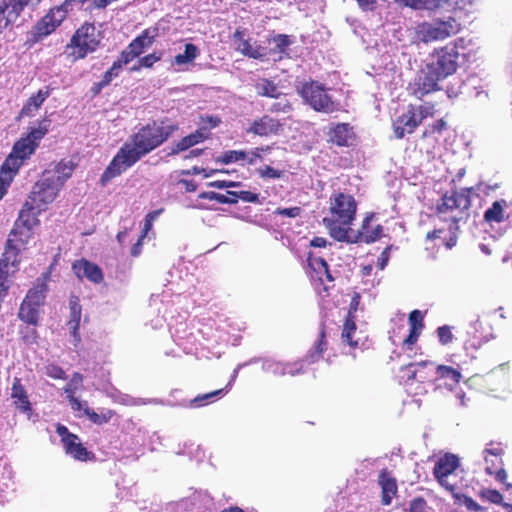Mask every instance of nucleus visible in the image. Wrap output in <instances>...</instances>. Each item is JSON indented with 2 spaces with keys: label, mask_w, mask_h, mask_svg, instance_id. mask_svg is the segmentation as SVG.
Here are the masks:
<instances>
[{
  "label": "nucleus",
  "mask_w": 512,
  "mask_h": 512,
  "mask_svg": "<svg viewBox=\"0 0 512 512\" xmlns=\"http://www.w3.org/2000/svg\"><path fill=\"white\" fill-rule=\"evenodd\" d=\"M175 129L176 127L173 125H162L153 122L142 126L131 134L102 174L101 183L105 185L111 179L132 167L142 157L162 145Z\"/></svg>",
  "instance_id": "1"
},
{
  "label": "nucleus",
  "mask_w": 512,
  "mask_h": 512,
  "mask_svg": "<svg viewBox=\"0 0 512 512\" xmlns=\"http://www.w3.org/2000/svg\"><path fill=\"white\" fill-rule=\"evenodd\" d=\"M484 497L494 504H501L503 496L497 490H487L484 492Z\"/></svg>",
  "instance_id": "57"
},
{
  "label": "nucleus",
  "mask_w": 512,
  "mask_h": 512,
  "mask_svg": "<svg viewBox=\"0 0 512 512\" xmlns=\"http://www.w3.org/2000/svg\"><path fill=\"white\" fill-rule=\"evenodd\" d=\"M244 157V151H236V150H230L224 152L220 158L219 161L224 164H230L235 162H242Z\"/></svg>",
  "instance_id": "45"
},
{
  "label": "nucleus",
  "mask_w": 512,
  "mask_h": 512,
  "mask_svg": "<svg viewBox=\"0 0 512 512\" xmlns=\"http://www.w3.org/2000/svg\"><path fill=\"white\" fill-rule=\"evenodd\" d=\"M239 185H240L239 182L225 181V180H216V181L208 183L209 187H214V188H218V189L237 187Z\"/></svg>",
  "instance_id": "58"
},
{
  "label": "nucleus",
  "mask_w": 512,
  "mask_h": 512,
  "mask_svg": "<svg viewBox=\"0 0 512 512\" xmlns=\"http://www.w3.org/2000/svg\"><path fill=\"white\" fill-rule=\"evenodd\" d=\"M433 111L434 107L432 105H409L407 109L393 121L395 138L402 139L405 135L413 133L423 119L433 114Z\"/></svg>",
  "instance_id": "10"
},
{
  "label": "nucleus",
  "mask_w": 512,
  "mask_h": 512,
  "mask_svg": "<svg viewBox=\"0 0 512 512\" xmlns=\"http://www.w3.org/2000/svg\"><path fill=\"white\" fill-rule=\"evenodd\" d=\"M155 37H156L155 30H153V31L145 30L144 32H142L141 35H139L137 38H135L128 45V47H130L131 50L134 52V55H136L138 57L140 54H142L147 48H149L152 45Z\"/></svg>",
  "instance_id": "34"
},
{
  "label": "nucleus",
  "mask_w": 512,
  "mask_h": 512,
  "mask_svg": "<svg viewBox=\"0 0 512 512\" xmlns=\"http://www.w3.org/2000/svg\"><path fill=\"white\" fill-rule=\"evenodd\" d=\"M41 0H0V34L19 17L25 7H34Z\"/></svg>",
  "instance_id": "16"
},
{
  "label": "nucleus",
  "mask_w": 512,
  "mask_h": 512,
  "mask_svg": "<svg viewBox=\"0 0 512 512\" xmlns=\"http://www.w3.org/2000/svg\"><path fill=\"white\" fill-rule=\"evenodd\" d=\"M161 59V54L151 53L139 59V65L141 67L150 68L154 65V63L158 62Z\"/></svg>",
  "instance_id": "49"
},
{
  "label": "nucleus",
  "mask_w": 512,
  "mask_h": 512,
  "mask_svg": "<svg viewBox=\"0 0 512 512\" xmlns=\"http://www.w3.org/2000/svg\"><path fill=\"white\" fill-rule=\"evenodd\" d=\"M47 285L44 280H37L36 284L30 289L23 300L19 318L32 325L38 323L39 309L44 304L46 298Z\"/></svg>",
  "instance_id": "12"
},
{
  "label": "nucleus",
  "mask_w": 512,
  "mask_h": 512,
  "mask_svg": "<svg viewBox=\"0 0 512 512\" xmlns=\"http://www.w3.org/2000/svg\"><path fill=\"white\" fill-rule=\"evenodd\" d=\"M83 407L80 411H83V413L95 424H102L106 423L109 420V417H106L105 415H100L96 413L94 410L90 409L88 407V404L86 401H82Z\"/></svg>",
  "instance_id": "43"
},
{
  "label": "nucleus",
  "mask_w": 512,
  "mask_h": 512,
  "mask_svg": "<svg viewBox=\"0 0 512 512\" xmlns=\"http://www.w3.org/2000/svg\"><path fill=\"white\" fill-rule=\"evenodd\" d=\"M379 485L382 488V502L384 505H389L397 492L396 481L388 472L382 471L379 475Z\"/></svg>",
  "instance_id": "30"
},
{
  "label": "nucleus",
  "mask_w": 512,
  "mask_h": 512,
  "mask_svg": "<svg viewBox=\"0 0 512 512\" xmlns=\"http://www.w3.org/2000/svg\"><path fill=\"white\" fill-rule=\"evenodd\" d=\"M83 380V375L78 372H75L70 381L63 388V391L66 394V397L69 400L71 409L73 411L80 412V410L83 407L82 401L75 397V393L82 386Z\"/></svg>",
  "instance_id": "26"
},
{
  "label": "nucleus",
  "mask_w": 512,
  "mask_h": 512,
  "mask_svg": "<svg viewBox=\"0 0 512 512\" xmlns=\"http://www.w3.org/2000/svg\"><path fill=\"white\" fill-rule=\"evenodd\" d=\"M501 451L502 450L498 447L491 448V449L487 448L483 451L484 459L487 464L485 470L489 475L495 474L496 480L505 484L506 490L512 491V484L506 483V479H507L506 471L503 468H500L497 471L494 469V467L496 466V463L500 462L499 456L501 454Z\"/></svg>",
  "instance_id": "21"
},
{
  "label": "nucleus",
  "mask_w": 512,
  "mask_h": 512,
  "mask_svg": "<svg viewBox=\"0 0 512 512\" xmlns=\"http://www.w3.org/2000/svg\"><path fill=\"white\" fill-rule=\"evenodd\" d=\"M50 120L44 118L37 122V126L29 128L26 136L21 137L13 146L11 153L5 159V168L18 172L23 163L34 154L40 141L48 133Z\"/></svg>",
  "instance_id": "5"
},
{
  "label": "nucleus",
  "mask_w": 512,
  "mask_h": 512,
  "mask_svg": "<svg viewBox=\"0 0 512 512\" xmlns=\"http://www.w3.org/2000/svg\"><path fill=\"white\" fill-rule=\"evenodd\" d=\"M360 303V295L355 293L351 299L350 305H349V311H348V318H355L354 313L357 311L358 306Z\"/></svg>",
  "instance_id": "61"
},
{
  "label": "nucleus",
  "mask_w": 512,
  "mask_h": 512,
  "mask_svg": "<svg viewBox=\"0 0 512 512\" xmlns=\"http://www.w3.org/2000/svg\"><path fill=\"white\" fill-rule=\"evenodd\" d=\"M330 140L338 146L349 145L353 138L352 127L348 123H339L330 130Z\"/></svg>",
  "instance_id": "29"
},
{
  "label": "nucleus",
  "mask_w": 512,
  "mask_h": 512,
  "mask_svg": "<svg viewBox=\"0 0 512 512\" xmlns=\"http://www.w3.org/2000/svg\"><path fill=\"white\" fill-rule=\"evenodd\" d=\"M72 269L79 279L86 278L96 284L103 280V273L99 266L87 260L82 259L76 261L73 264Z\"/></svg>",
  "instance_id": "23"
},
{
  "label": "nucleus",
  "mask_w": 512,
  "mask_h": 512,
  "mask_svg": "<svg viewBox=\"0 0 512 512\" xmlns=\"http://www.w3.org/2000/svg\"><path fill=\"white\" fill-rule=\"evenodd\" d=\"M329 216L324 218V223L329 230L331 237L337 241L355 240L350 232L357 204L354 197L347 193H334L330 197Z\"/></svg>",
  "instance_id": "3"
},
{
  "label": "nucleus",
  "mask_w": 512,
  "mask_h": 512,
  "mask_svg": "<svg viewBox=\"0 0 512 512\" xmlns=\"http://www.w3.org/2000/svg\"><path fill=\"white\" fill-rule=\"evenodd\" d=\"M228 194L232 196V198L236 199V202L238 199H241L244 202L249 203H259V195L257 193H253L250 191H228Z\"/></svg>",
  "instance_id": "42"
},
{
  "label": "nucleus",
  "mask_w": 512,
  "mask_h": 512,
  "mask_svg": "<svg viewBox=\"0 0 512 512\" xmlns=\"http://www.w3.org/2000/svg\"><path fill=\"white\" fill-rule=\"evenodd\" d=\"M286 375L296 376L304 373L303 361L286 362Z\"/></svg>",
  "instance_id": "46"
},
{
  "label": "nucleus",
  "mask_w": 512,
  "mask_h": 512,
  "mask_svg": "<svg viewBox=\"0 0 512 512\" xmlns=\"http://www.w3.org/2000/svg\"><path fill=\"white\" fill-rule=\"evenodd\" d=\"M466 40L458 38L444 47L437 49L427 64L431 73H435L441 80L454 74L458 68L460 49H465Z\"/></svg>",
  "instance_id": "7"
},
{
  "label": "nucleus",
  "mask_w": 512,
  "mask_h": 512,
  "mask_svg": "<svg viewBox=\"0 0 512 512\" xmlns=\"http://www.w3.org/2000/svg\"><path fill=\"white\" fill-rule=\"evenodd\" d=\"M37 224V215H35L34 212H29L28 208H22L14 228L10 233L6 249L2 256L4 261L11 262L13 268L18 267L20 262L19 254L27 248L32 240V230Z\"/></svg>",
  "instance_id": "4"
},
{
  "label": "nucleus",
  "mask_w": 512,
  "mask_h": 512,
  "mask_svg": "<svg viewBox=\"0 0 512 512\" xmlns=\"http://www.w3.org/2000/svg\"><path fill=\"white\" fill-rule=\"evenodd\" d=\"M274 43V47L268 49L269 57L273 56L274 60H281L284 54H287L288 47L292 44L289 36L284 34H278L274 36L271 40H268V43Z\"/></svg>",
  "instance_id": "33"
},
{
  "label": "nucleus",
  "mask_w": 512,
  "mask_h": 512,
  "mask_svg": "<svg viewBox=\"0 0 512 512\" xmlns=\"http://www.w3.org/2000/svg\"><path fill=\"white\" fill-rule=\"evenodd\" d=\"M280 128V123L268 115H264L253 121L251 126L247 129L248 133H253L258 136L267 137L276 134Z\"/></svg>",
  "instance_id": "24"
},
{
  "label": "nucleus",
  "mask_w": 512,
  "mask_h": 512,
  "mask_svg": "<svg viewBox=\"0 0 512 512\" xmlns=\"http://www.w3.org/2000/svg\"><path fill=\"white\" fill-rule=\"evenodd\" d=\"M422 320L423 315L419 310H413L409 315L410 328L418 327V329H422Z\"/></svg>",
  "instance_id": "53"
},
{
  "label": "nucleus",
  "mask_w": 512,
  "mask_h": 512,
  "mask_svg": "<svg viewBox=\"0 0 512 512\" xmlns=\"http://www.w3.org/2000/svg\"><path fill=\"white\" fill-rule=\"evenodd\" d=\"M275 213L277 215L289 218H296L301 213L300 207H290V208H278Z\"/></svg>",
  "instance_id": "50"
},
{
  "label": "nucleus",
  "mask_w": 512,
  "mask_h": 512,
  "mask_svg": "<svg viewBox=\"0 0 512 512\" xmlns=\"http://www.w3.org/2000/svg\"><path fill=\"white\" fill-rule=\"evenodd\" d=\"M290 105L287 101H279L275 103L271 107V111L273 112H288L290 110Z\"/></svg>",
  "instance_id": "62"
},
{
  "label": "nucleus",
  "mask_w": 512,
  "mask_h": 512,
  "mask_svg": "<svg viewBox=\"0 0 512 512\" xmlns=\"http://www.w3.org/2000/svg\"><path fill=\"white\" fill-rule=\"evenodd\" d=\"M507 207V203L505 200H497L492 203V205L485 211L484 219L491 226L494 223H501L505 219V208Z\"/></svg>",
  "instance_id": "32"
},
{
  "label": "nucleus",
  "mask_w": 512,
  "mask_h": 512,
  "mask_svg": "<svg viewBox=\"0 0 512 512\" xmlns=\"http://www.w3.org/2000/svg\"><path fill=\"white\" fill-rule=\"evenodd\" d=\"M70 310V320L68 322V325L73 332L74 338H77V330L79 328L81 319V306L76 301H71Z\"/></svg>",
  "instance_id": "38"
},
{
  "label": "nucleus",
  "mask_w": 512,
  "mask_h": 512,
  "mask_svg": "<svg viewBox=\"0 0 512 512\" xmlns=\"http://www.w3.org/2000/svg\"><path fill=\"white\" fill-rule=\"evenodd\" d=\"M438 338L441 344L446 345L453 339V334L449 326H441L437 329Z\"/></svg>",
  "instance_id": "47"
},
{
  "label": "nucleus",
  "mask_w": 512,
  "mask_h": 512,
  "mask_svg": "<svg viewBox=\"0 0 512 512\" xmlns=\"http://www.w3.org/2000/svg\"><path fill=\"white\" fill-rule=\"evenodd\" d=\"M308 266L311 270V279L319 284L323 285V290H329V284L333 283L334 277L332 276L326 260L320 256H314L312 254L308 257Z\"/></svg>",
  "instance_id": "19"
},
{
  "label": "nucleus",
  "mask_w": 512,
  "mask_h": 512,
  "mask_svg": "<svg viewBox=\"0 0 512 512\" xmlns=\"http://www.w3.org/2000/svg\"><path fill=\"white\" fill-rule=\"evenodd\" d=\"M199 198L207 199V200H214V201H217L218 203H227V204L236 203V199L232 198V196H230L228 194V191L225 194L217 193V192H213V191L202 192L199 194Z\"/></svg>",
  "instance_id": "39"
},
{
  "label": "nucleus",
  "mask_w": 512,
  "mask_h": 512,
  "mask_svg": "<svg viewBox=\"0 0 512 512\" xmlns=\"http://www.w3.org/2000/svg\"><path fill=\"white\" fill-rule=\"evenodd\" d=\"M66 13L63 6L51 9L35 26V36L41 39L51 34L66 18Z\"/></svg>",
  "instance_id": "18"
},
{
  "label": "nucleus",
  "mask_w": 512,
  "mask_h": 512,
  "mask_svg": "<svg viewBox=\"0 0 512 512\" xmlns=\"http://www.w3.org/2000/svg\"><path fill=\"white\" fill-rule=\"evenodd\" d=\"M187 136L189 137L192 146H195L208 138V131L206 129L200 128Z\"/></svg>",
  "instance_id": "48"
},
{
  "label": "nucleus",
  "mask_w": 512,
  "mask_h": 512,
  "mask_svg": "<svg viewBox=\"0 0 512 512\" xmlns=\"http://www.w3.org/2000/svg\"><path fill=\"white\" fill-rule=\"evenodd\" d=\"M440 81L441 79L435 73H431L430 68L426 65L409 83L408 91L416 98L421 99L424 95L438 90Z\"/></svg>",
  "instance_id": "15"
},
{
  "label": "nucleus",
  "mask_w": 512,
  "mask_h": 512,
  "mask_svg": "<svg viewBox=\"0 0 512 512\" xmlns=\"http://www.w3.org/2000/svg\"><path fill=\"white\" fill-rule=\"evenodd\" d=\"M303 99L316 111L332 113L339 109V104L328 95L325 87L319 82H307L298 88Z\"/></svg>",
  "instance_id": "11"
},
{
  "label": "nucleus",
  "mask_w": 512,
  "mask_h": 512,
  "mask_svg": "<svg viewBox=\"0 0 512 512\" xmlns=\"http://www.w3.org/2000/svg\"><path fill=\"white\" fill-rule=\"evenodd\" d=\"M390 250L391 246H387L378 257L377 266L380 270H383L387 266L390 258Z\"/></svg>",
  "instance_id": "56"
},
{
  "label": "nucleus",
  "mask_w": 512,
  "mask_h": 512,
  "mask_svg": "<svg viewBox=\"0 0 512 512\" xmlns=\"http://www.w3.org/2000/svg\"><path fill=\"white\" fill-rule=\"evenodd\" d=\"M419 334H420V329H418V327L410 328V333L405 338L403 344L409 348L417 341Z\"/></svg>",
  "instance_id": "59"
},
{
  "label": "nucleus",
  "mask_w": 512,
  "mask_h": 512,
  "mask_svg": "<svg viewBox=\"0 0 512 512\" xmlns=\"http://www.w3.org/2000/svg\"><path fill=\"white\" fill-rule=\"evenodd\" d=\"M50 96L48 87L39 89L38 92L32 95L21 109V117H33L40 109L45 100Z\"/></svg>",
  "instance_id": "27"
},
{
  "label": "nucleus",
  "mask_w": 512,
  "mask_h": 512,
  "mask_svg": "<svg viewBox=\"0 0 512 512\" xmlns=\"http://www.w3.org/2000/svg\"><path fill=\"white\" fill-rule=\"evenodd\" d=\"M232 40L235 50L248 58L256 60L269 58L268 47L262 45L258 40L248 37L245 30L237 29Z\"/></svg>",
  "instance_id": "13"
},
{
  "label": "nucleus",
  "mask_w": 512,
  "mask_h": 512,
  "mask_svg": "<svg viewBox=\"0 0 512 512\" xmlns=\"http://www.w3.org/2000/svg\"><path fill=\"white\" fill-rule=\"evenodd\" d=\"M357 333L356 324L354 318H346L343 330H342V341L346 342L350 347L358 346V338H355Z\"/></svg>",
  "instance_id": "35"
},
{
  "label": "nucleus",
  "mask_w": 512,
  "mask_h": 512,
  "mask_svg": "<svg viewBox=\"0 0 512 512\" xmlns=\"http://www.w3.org/2000/svg\"><path fill=\"white\" fill-rule=\"evenodd\" d=\"M192 146L190 139L188 136L183 137L178 142L173 143L170 147L167 148V155L174 156L181 152H184L190 149Z\"/></svg>",
  "instance_id": "41"
},
{
  "label": "nucleus",
  "mask_w": 512,
  "mask_h": 512,
  "mask_svg": "<svg viewBox=\"0 0 512 512\" xmlns=\"http://www.w3.org/2000/svg\"><path fill=\"white\" fill-rule=\"evenodd\" d=\"M137 56L134 55V52L131 50L130 47H127L122 53L118 60H116L119 64L122 66L127 65L132 60H134Z\"/></svg>",
  "instance_id": "55"
},
{
  "label": "nucleus",
  "mask_w": 512,
  "mask_h": 512,
  "mask_svg": "<svg viewBox=\"0 0 512 512\" xmlns=\"http://www.w3.org/2000/svg\"><path fill=\"white\" fill-rule=\"evenodd\" d=\"M470 207L469 193L466 190L445 194L437 205V213L443 221H450L449 231L454 234L459 229V223L464 221Z\"/></svg>",
  "instance_id": "6"
},
{
  "label": "nucleus",
  "mask_w": 512,
  "mask_h": 512,
  "mask_svg": "<svg viewBox=\"0 0 512 512\" xmlns=\"http://www.w3.org/2000/svg\"><path fill=\"white\" fill-rule=\"evenodd\" d=\"M458 466L459 459L454 454H445L434 466L435 478L449 492H453L455 486V482H449V478H456L455 471Z\"/></svg>",
  "instance_id": "14"
},
{
  "label": "nucleus",
  "mask_w": 512,
  "mask_h": 512,
  "mask_svg": "<svg viewBox=\"0 0 512 512\" xmlns=\"http://www.w3.org/2000/svg\"><path fill=\"white\" fill-rule=\"evenodd\" d=\"M56 431L61 437V441L67 454L80 461H85L88 458L89 452L82 445L77 435L70 433L67 427L61 424L57 425Z\"/></svg>",
  "instance_id": "17"
},
{
  "label": "nucleus",
  "mask_w": 512,
  "mask_h": 512,
  "mask_svg": "<svg viewBox=\"0 0 512 512\" xmlns=\"http://www.w3.org/2000/svg\"><path fill=\"white\" fill-rule=\"evenodd\" d=\"M16 173L17 171L5 168V164H2L0 169V200L5 196Z\"/></svg>",
  "instance_id": "37"
},
{
  "label": "nucleus",
  "mask_w": 512,
  "mask_h": 512,
  "mask_svg": "<svg viewBox=\"0 0 512 512\" xmlns=\"http://www.w3.org/2000/svg\"><path fill=\"white\" fill-rule=\"evenodd\" d=\"M100 43V33L94 25L81 26L66 47V52L73 58L81 59L94 52Z\"/></svg>",
  "instance_id": "9"
},
{
  "label": "nucleus",
  "mask_w": 512,
  "mask_h": 512,
  "mask_svg": "<svg viewBox=\"0 0 512 512\" xmlns=\"http://www.w3.org/2000/svg\"><path fill=\"white\" fill-rule=\"evenodd\" d=\"M455 10H468L470 7H472L476 0H454Z\"/></svg>",
  "instance_id": "63"
},
{
  "label": "nucleus",
  "mask_w": 512,
  "mask_h": 512,
  "mask_svg": "<svg viewBox=\"0 0 512 512\" xmlns=\"http://www.w3.org/2000/svg\"><path fill=\"white\" fill-rule=\"evenodd\" d=\"M436 373L437 380L443 381V384L451 391L462 378L460 371L445 365L437 366Z\"/></svg>",
  "instance_id": "28"
},
{
  "label": "nucleus",
  "mask_w": 512,
  "mask_h": 512,
  "mask_svg": "<svg viewBox=\"0 0 512 512\" xmlns=\"http://www.w3.org/2000/svg\"><path fill=\"white\" fill-rule=\"evenodd\" d=\"M262 149H259V148H256L255 150H252V151H249V152H245L244 151V157H243V161L242 162H246L250 165H253L257 162L258 159L261 158L260 156V151Z\"/></svg>",
  "instance_id": "54"
},
{
  "label": "nucleus",
  "mask_w": 512,
  "mask_h": 512,
  "mask_svg": "<svg viewBox=\"0 0 512 512\" xmlns=\"http://www.w3.org/2000/svg\"><path fill=\"white\" fill-rule=\"evenodd\" d=\"M224 391H225V389H219V390H216V391H213L210 393L199 395L191 401V405H194L196 407L203 406L206 403H208L209 401L216 398L217 396L222 395L224 393Z\"/></svg>",
  "instance_id": "44"
},
{
  "label": "nucleus",
  "mask_w": 512,
  "mask_h": 512,
  "mask_svg": "<svg viewBox=\"0 0 512 512\" xmlns=\"http://www.w3.org/2000/svg\"><path fill=\"white\" fill-rule=\"evenodd\" d=\"M286 364L281 361H276L274 359H264L262 361V370L267 373H272L275 376H285L286 375Z\"/></svg>",
  "instance_id": "36"
},
{
  "label": "nucleus",
  "mask_w": 512,
  "mask_h": 512,
  "mask_svg": "<svg viewBox=\"0 0 512 512\" xmlns=\"http://www.w3.org/2000/svg\"><path fill=\"white\" fill-rule=\"evenodd\" d=\"M325 349H326V342L323 339H321L319 341V343L317 344L316 350L309 355V358H310L309 362L312 363V362L316 361Z\"/></svg>",
  "instance_id": "60"
},
{
  "label": "nucleus",
  "mask_w": 512,
  "mask_h": 512,
  "mask_svg": "<svg viewBox=\"0 0 512 512\" xmlns=\"http://www.w3.org/2000/svg\"><path fill=\"white\" fill-rule=\"evenodd\" d=\"M11 399L13 400V404L15 407L21 412L31 417L32 406L29 400V396L25 387L21 384V380L19 378H14L12 387H11Z\"/></svg>",
  "instance_id": "22"
},
{
  "label": "nucleus",
  "mask_w": 512,
  "mask_h": 512,
  "mask_svg": "<svg viewBox=\"0 0 512 512\" xmlns=\"http://www.w3.org/2000/svg\"><path fill=\"white\" fill-rule=\"evenodd\" d=\"M259 174L262 178L278 179L281 177L282 172L274 169L273 167L265 166L264 168L259 169Z\"/></svg>",
  "instance_id": "52"
},
{
  "label": "nucleus",
  "mask_w": 512,
  "mask_h": 512,
  "mask_svg": "<svg viewBox=\"0 0 512 512\" xmlns=\"http://www.w3.org/2000/svg\"><path fill=\"white\" fill-rule=\"evenodd\" d=\"M122 65L119 64L117 61L113 63L111 68L105 72L103 75L102 80L97 84L98 90H101L105 86H107L115 77H117L122 69Z\"/></svg>",
  "instance_id": "40"
},
{
  "label": "nucleus",
  "mask_w": 512,
  "mask_h": 512,
  "mask_svg": "<svg viewBox=\"0 0 512 512\" xmlns=\"http://www.w3.org/2000/svg\"><path fill=\"white\" fill-rule=\"evenodd\" d=\"M255 91L259 96L276 98L278 99L282 95L281 89L278 87L274 81L269 80L267 78H259L256 80Z\"/></svg>",
  "instance_id": "31"
},
{
  "label": "nucleus",
  "mask_w": 512,
  "mask_h": 512,
  "mask_svg": "<svg viewBox=\"0 0 512 512\" xmlns=\"http://www.w3.org/2000/svg\"><path fill=\"white\" fill-rule=\"evenodd\" d=\"M374 214L367 215L362 223V227L360 231L350 232L351 236H356L355 240H345L346 242L356 243V242H365L372 243L380 239L383 235V227L380 224L372 225Z\"/></svg>",
  "instance_id": "20"
},
{
  "label": "nucleus",
  "mask_w": 512,
  "mask_h": 512,
  "mask_svg": "<svg viewBox=\"0 0 512 512\" xmlns=\"http://www.w3.org/2000/svg\"><path fill=\"white\" fill-rule=\"evenodd\" d=\"M73 170L72 161H61L54 167L46 169L40 180L33 186L29 200L25 202L23 208H28L29 212L38 215L47 204L55 200L65 181L71 177Z\"/></svg>",
  "instance_id": "2"
},
{
  "label": "nucleus",
  "mask_w": 512,
  "mask_h": 512,
  "mask_svg": "<svg viewBox=\"0 0 512 512\" xmlns=\"http://www.w3.org/2000/svg\"><path fill=\"white\" fill-rule=\"evenodd\" d=\"M199 55L200 50L196 45L192 43H186L184 46V51L177 54L171 61V66L176 67L177 71L188 70L189 65L193 64Z\"/></svg>",
  "instance_id": "25"
},
{
  "label": "nucleus",
  "mask_w": 512,
  "mask_h": 512,
  "mask_svg": "<svg viewBox=\"0 0 512 512\" xmlns=\"http://www.w3.org/2000/svg\"><path fill=\"white\" fill-rule=\"evenodd\" d=\"M362 10H371L377 0H355Z\"/></svg>",
  "instance_id": "64"
},
{
  "label": "nucleus",
  "mask_w": 512,
  "mask_h": 512,
  "mask_svg": "<svg viewBox=\"0 0 512 512\" xmlns=\"http://www.w3.org/2000/svg\"><path fill=\"white\" fill-rule=\"evenodd\" d=\"M46 374L53 379H65V371L56 365H50L46 368Z\"/></svg>",
  "instance_id": "51"
},
{
  "label": "nucleus",
  "mask_w": 512,
  "mask_h": 512,
  "mask_svg": "<svg viewBox=\"0 0 512 512\" xmlns=\"http://www.w3.org/2000/svg\"><path fill=\"white\" fill-rule=\"evenodd\" d=\"M461 29L460 22L453 16L425 21L415 28V37L423 43L445 40Z\"/></svg>",
  "instance_id": "8"
}]
</instances>
